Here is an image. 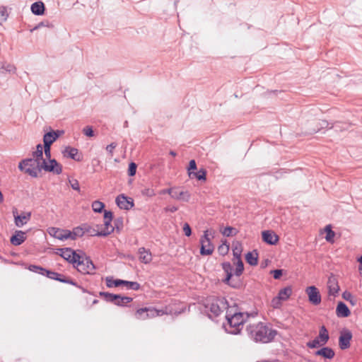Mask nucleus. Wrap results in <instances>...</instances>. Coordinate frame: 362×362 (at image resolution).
Returning a JSON list of instances; mask_svg holds the SVG:
<instances>
[{"label":"nucleus","instance_id":"nucleus-63","mask_svg":"<svg viewBox=\"0 0 362 362\" xmlns=\"http://www.w3.org/2000/svg\"><path fill=\"white\" fill-rule=\"evenodd\" d=\"M2 69H5L6 71L11 73L15 70V67L11 64H8L6 67L4 65H2V66L0 68V72H2Z\"/></svg>","mask_w":362,"mask_h":362},{"label":"nucleus","instance_id":"nucleus-64","mask_svg":"<svg viewBox=\"0 0 362 362\" xmlns=\"http://www.w3.org/2000/svg\"><path fill=\"white\" fill-rule=\"evenodd\" d=\"M173 192H174V187L164 189L160 191V194H168L172 197Z\"/></svg>","mask_w":362,"mask_h":362},{"label":"nucleus","instance_id":"nucleus-48","mask_svg":"<svg viewBox=\"0 0 362 362\" xmlns=\"http://www.w3.org/2000/svg\"><path fill=\"white\" fill-rule=\"evenodd\" d=\"M8 17L7 10L5 7H0V24L6 21Z\"/></svg>","mask_w":362,"mask_h":362},{"label":"nucleus","instance_id":"nucleus-12","mask_svg":"<svg viewBox=\"0 0 362 362\" xmlns=\"http://www.w3.org/2000/svg\"><path fill=\"white\" fill-rule=\"evenodd\" d=\"M58 250L61 251L60 256L73 265L75 264L76 261H78L79 254L71 248H59Z\"/></svg>","mask_w":362,"mask_h":362},{"label":"nucleus","instance_id":"nucleus-62","mask_svg":"<svg viewBox=\"0 0 362 362\" xmlns=\"http://www.w3.org/2000/svg\"><path fill=\"white\" fill-rule=\"evenodd\" d=\"M117 143L112 142L107 146L106 150L111 154V156H112L113 150L117 147Z\"/></svg>","mask_w":362,"mask_h":362},{"label":"nucleus","instance_id":"nucleus-37","mask_svg":"<svg viewBox=\"0 0 362 362\" xmlns=\"http://www.w3.org/2000/svg\"><path fill=\"white\" fill-rule=\"evenodd\" d=\"M226 284L233 288H240L243 286V281L240 280V277H238L236 276H235V277L233 278L230 280V281H229Z\"/></svg>","mask_w":362,"mask_h":362},{"label":"nucleus","instance_id":"nucleus-46","mask_svg":"<svg viewBox=\"0 0 362 362\" xmlns=\"http://www.w3.org/2000/svg\"><path fill=\"white\" fill-rule=\"evenodd\" d=\"M136 168H137V165L134 162H131L129 164L128 175L130 177L134 176L136 173Z\"/></svg>","mask_w":362,"mask_h":362},{"label":"nucleus","instance_id":"nucleus-60","mask_svg":"<svg viewBox=\"0 0 362 362\" xmlns=\"http://www.w3.org/2000/svg\"><path fill=\"white\" fill-rule=\"evenodd\" d=\"M69 182L73 189L80 191V186L77 180H69Z\"/></svg>","mask_w":362,"mask_h":362},{"label":"nucleus","instance_id":"nucleus-35","mask_svg":"<svg viewBox=\"0 0 362 362\" xmlns=\"http://www.w3.org/2000/svg\"><path fill=\"white\" fill-rule=\"evenodd\" d=\"M325 232L326 233L325 239L329 243H334V238L335 236V233L332 230L331 225H327L325 228Z\"/></svg>","mask_w":362,"mask_h":362},{"label":"nucleus","instance_id":"nucleus-42","mask_svg":"<svg viewBox=\"0 0 362 362\" xmlns=\"http://www.w3.org/2000/svg\"><path fill=\"white\" fill-rule=\"evenodd\" d=\"M28 269L33 272L37 273L43 276L46 272L45 268L35 264H30L28 267Z\"/></svg>","mask_w":362,"mask_h":362},{"label":"nucleus","instance_id":"nucleus-55","mask_svg":"<svg viewBox=\"0 0 362 362\" xmlns=\"http://www.w3.org/2000/svg\"><path fill=\"white\" fill-rule=\"evenodd\" d=\"M47 26V27H53L52 25L49 24V21H42L40 23H38L37 25H35L33 29L30 30V32H33L35 30L39 29L41 27Z\"/></svg>","mask_w":362,"mask_h":362},{"label":"nucleus","instance_id":"nucleus-18","mask_svg":"<svg viewBox=\"0 0 362 362\" xmlns=\"http://www.w3.org/2000/svg\"><path fill=\"white\" fill-rule=\"evenodd\" d=\"M262 240L271 245H274L279 241V237L272 230H264L262 233Z\"/></svg>","mask_w":362,"mask_h":362},{"label":"nucleus","instance_id":"nucleus-13","mask_svg":"<svg viewBox=\"0 0 362 362\" xmlns=\"http://www.w3.org/2000/svg\"><path fill=\"white\" fill-rule=\"evenodd\" d=\"M305 292L308 296V300L311 304L317 305L321 303V295L319 290L315 286L307 287Z\"/></svg>","mask_w":362,"mask_h":362},{"label":"nucleus","instance_id":"nucleus-3","mask_svg":"<svg viewBox=\"0 0 362 362\" xmlns=\"http://www.w3.org/2000/svg\"><path fill=\"white\" fill-rule=\"evenodd\" d=\"M205 312L210 318L218 317L224 310L229 308L227 300L223 297L211 298L204 304Z\"/></svg>","mask_w":362,"mask_h":362},{"label":"nucleus","instance_id":"nucleus-50","mask_svg":"<svg viewBox=\"0 0 362 362\" xmlns=\"http://www.w3.org/2000/svg\"><path fill=\"white\" fill-rule=\"evenodd\" d=\"M281 300L279 298V296H276L274 297L271 302V305L274 308H280L281 306Z\"/></svg>","mask_w":362,"mask_h":362},{"label":"nucleus","instance_id":"nucleus-29","mask_svg":"<svg viewBox=\"0 0 362 362\" xmlns=\"http://www.w3.org/2000/svg\"><path fill=\"white\" fill-rule=\"evenodd\" d=\"M317 338L320 341L321 345H325L328 341L329 339V332L325 325L320 327Z\"/></svg>","mask_w":362,"mask_h":362},{"label":"nucleus","instance_id":"nucleus-56","mask_svg":"<svg viewBox=\"0 0 362 362\" xmlns=\"http://www.w3.org/2000/svg\"><path fill=\"white\" fill-rule=\"evenodd\" d=\"M271 274L274 279H279L283 274V269H277L272 270Z\"/></svg>","mask_w":362,"mask_h":362},{"label":"nucleus","instance_id":"nucleus-34","mask_svg":"<svg viewBox=\"0 0 362 362\" xmlns=\"http://www.w3.org/2000/svg\"><path fill=\"white\" fill-rule=\"evenodd\" d=\"M342 298L350 303V304L353 306H355L357 305V303H358V300L356 297H354L351 293H350L349 291H344L343 293H342Z\"/></svg>","mask_w":362,"mask_h":362},{"label":"nucleus","instance_id":"nucleus-32","mask_svg":"<svg viewBox=\"0 0 362 362\" xmlns=\"http://www.w3.org/2000/svg\"><path fill=\"white\" fill-rule=\"evenodd\" d=\"M292 294V288L290 286L285 287L279 291L278 296L282 301L286 300Z\"/></svg>","mask_w":362,"mask_h":362},{"label":"nucleus","instance_id":"nucleus-45","mask_svg":"<svg viewBox=\"0 0 362 362\" xmlns=\"http://www.w3.org/2000/svg\"><path fill=\"white\" fill-rule=\"evenodd\" d=\"M197 170V163L194 160H191L189 163V165L187 168L188 174L189 177H192V173H194V171Z\"/></svg>","mask_w":362,"mask_h":362},{"label":"nucleus","instance_id":"nucleus-41","mask_svg":"<svg viewBox=\"0 0 362 362\" xmlns=\"http://www.w3.org/2000/svg\"><path fill=\"white\" fill-rule=\"evenodd\" d=\"M105 208V204L100 201H94L92 203V209L95 212L101 213Z\"/></svg>","mask_w":362,"mask_h":362},{"label":"nucleus","instance_id":"nucleus-61","mask_svg":"<svg viewBox=\"0 0 362 362\" xmlns=\"http://www.w3.org/2000/svg\"><path fill=\"white\" fill-rule=\"evenodd\" d=\"M113 218V214L110 211H104V220L112 221Z\"/></svg>","mask_w":362,"mask_h":362},{"label":"nucleus","instance_id":"nucleus-26","mask_svg":"<svg viewBox=\"0 0 362 362\" xmlns=\"http://www.w3.org/2000/svg\"><path fill=\"white\" fill-rule=\"evenodd\" d=\"M315 354L316 356H320L325 358L332 359L334 356V350L328 346L322 347V349L317 350Z\"/></svg>","mask_w":362,"mask_h":362},{"label":"nucleus","instance_id":"nucleus-27","mask_svg":"<svg viewBox=\"0 0 362 362\" xmlns=\"http://www.w3.org/2000/svg\"><path fill=\"white\" fill-rule=\"evenodd\" d=\"M99 296L103 297L105 301L107 303H111L113 304H119L117 301L119 298V294H114L109 292L100 291L99 293Z\"/></svg>","mask_w":362,"mask_h":362},{"label":"nucleus","instance_id":"nucleus-6","mask_svg":"<svg viewBox=\"0 0 362 362\" xmlns=\"http://www.w3.org/2000/svg\"><path fill=\"white\" fill-rule=\"evenodd\" d=\"M184 311L183 309L180 310H175L172 305H167L164 308L162 309H156L153 307H146V319L148 317H154L156 316H162L163 315H178L181 314Z\"/></svg>","mask_w":362,"mask_h":362},{"label":"nucleus","instance_id":"nucleus-57","mask_svg":"<svg viewBox=\"0 0 362 362\" xmlns=\"http://www.w3.org/2000/svg\"><path fill=\"white\" fill-rule=\"evenodd\" d=\"M183 232L185 235L189 237L192 235V229L189 223H185L183 225Z\"/></svg>","mask_w":362,"mask_h":362},{"label":"nucleus","instance_id":"nucleus-1","mask_svg":"<svg viewBox=\"0 0 362 362\" xmlns=\"http://www.w3.org/2000/svg\"><path fill=\"white\" fill-rule=\"evenodd\" d=\"M255 315L247 312H241L236 303H234V305L229 306L226 310V318L228 325L225 326L226 331L232 334H240L243 324L250 316H254Z\"/></svg>","mask_w":362,"mask_h":362},{"label":"nucleus","instance_id":"nucleus-38","mask_svg":"<svg viewBox=\"0 0 362 362\" xmlns=\"http://www.w3.org/2000/svg\"><path fill=\"white\" fill-rule=\"evenodd\" d=\"M33 158L39 160H43V146L41 144H39L36 146V151L33 152Z\"/></svg>","mask_w":362,"mask_h":362},{"label":"nucleus","instance_id":"nucleus-9","mask_svg":"<svg viewBox=\"0 0 362 362\" xmlns=\"http://www.w3.org/2000/svg\"><path fill=\"white\" fill-rule=\"evenodd\" d=\"M49 163L44 159L42 161L40 168L46 172L53 173L56 175H60L62 173V165L54 158H50Z\"/></svg>","mask_w":362,"mask_h":362},{"label":"nucleus","instance_id":"nucleus-25","mask_svg":"<svg viewBox=\"0 0 362 362\" xmlns=\"http://www.w3.org/2000/svg\"><path fill=\"white\" fill-rule=\"evenodd\" d=\"M222 269L226 274V278L223 280L224 284H227L233 279V267L229 262H225L221 264Z\"/></svg>","mask_w":362,"mask_h":362},{"label":"nucleus","instance_id":"nucleus-28","mask_svg":"<svg viewBox=\"0 0 362 362\" xmlns=\"http://www.w3.org/2000/svg\"><path fill=\"white\" fill-rule=\"evenodd\" d=\"M31 11L37 16L43 15L45 11V6L43 2L36 1L31 5Z\"/></svg>","mask_w":362,"mask_h":362},{"label":"nucleus","instance_id":"nucleus-7","mask_svg":"<svg viewBox=\"0 0 362 362\" xmlns=\"http://www.w3.org/2000/svg\"><path fill=\"white\" fill-rule=\"evenodd\" d=\"M106 286L108 288L125 286L128 289H132L134 291H138L140 288V284L138 282L129 281L122 279H114L112 276H108L106 278Z\"/></svg>","mask_w":362,"mask_h":362},{"label":"nucleus","instance_id":"nucleus-51","mask_svg":"<svg viewBox=\"0 0 362 362\" xmlns=\"http://www.w3.org/2000/svg\"><path fill=\"white\" fill-rule=\"evenodd\" d=\"M114 228H116L117 231H120L123 228V219L122 218H116L114 221Z\"/></svg>","mask_w":362,"mask_h":362},{"label":"nucleus","instance_id":"nucleus-40","mask_svg":"<svg viewBox=\"0 0 362 362\" xmlns=\"http://www.w3.org/2000/svg\"><path fill=\"white\" fill-rule=\"evenodd\" d=\"M236 260L237 262H234V264H236V268L234 274L235 276L240 277L244 271V264L241 259Z\"/></svg>","mask_w":362,"mask_h":362},{"label":"nucleus","instance_id":"nucleus-10","mask_svg":"<svg viewBox=\"0 0 362 362\" xmlns=\"http://www.w3.org/2000/svg\"><path fill=\"white\" fill-rule=\"evenodd\" d=\"M44 276H46L50 279L56 280L62 283L69 284L71 285H77V282L73 280L71 278L66 276L64 274L48 270L47 269Z\"/></svg>","mask_w":362,"mask_h":362},{"label":"nucleus","instance_id":"nucleus-21","mask_svg":"<svg viewBox=\"0 0 362 362\" xmlns=\"http://www.w3.org/2000/svg\"><path fill=\"white\" fill-rule=\"evenodd\" d=\"M26 240L25 232L22 230H16L11 237L10 242L13 245H21Z\"/></svg>","mask_w":362,"mask_h":362},{"label":"nucleus","instance_id":"nucleus-11","mask_svg":"<svg viewBox=\"0 0 362 362\" xmlns=\"http://www.w3.org/2000/svg\"><path fill=\"white\" fill-rule=\"evenodd\" d=\"M352 337L351 332L348 329H343L340 332L339 346L341 350H346L350 347Z\"/></svg>","mask_w":362,"mask_h":362},{"label":"nucleus","instance_id":"nucleus-58","mask_svg":"<svg viewBox=\"0 0 362 362\" xmlns=\"http://www.w3.org/2000/svg\"><path fill=\"white\" fill-rule=\"evenodd\" d=\"M43 148L45 151V155L47 159L51 158V146L44 144Z\"/></svg>","mask_w":362,"mask_h":362},{"label":"nucleus","instance_id":"nucleus-31","mask_svg":"<svg viewBox=\"0 0 362 362\" xmlns=\"http://www.w3.org/2000/svg\"><path fill=\"white\" fill-rule=\"evenodd\" d=\"M246 262L251 266H256L258 264V254L256 250L248 252L245 255Z\"/></svg>","mask_w":362,"mask_h":362},{"label":"nucleus","instance_id":"nucleus-47","mask_svg":"<svg viewBox=\"0 0 362 362\" xmlns=\"http://www.w3.org/2000/svg\"><path fill=\"white\" fill-rule=\"evenodd\" d=\"M320 346H322L321 342L317 337L307 343V346L310 349H315Z\"/></svg>","mask_w":362,"mask_h":362},{"label":"nucleus","instance_id":"nucleus-2","mask_svg":"<svg viewBox=\"0 0 362 362\" xmlns=\"http://www.w3.org/2000/svg\"><path fill=\"white\" fill-rule=\"evenodd\" d=\"M247 334L256 342L268 343L277 334V331L269 328L263 322L249 325L246 327Z\"/></svg>","mask_w":362,"mask_h":362},{"label":"nucleus","instance_id":"nucleus-54","mask_svg":"<svg viewBox=\"0 0 362 362\" xmlns=\"http://www.w3.org/2000/svg\"><path fill=\"white\" fill-rule=\"evenodd\" d=\"M83 133L88 137H92L94 136L93 129L92 127L90 126H86V127H84L83 129Z\"/></svg>","mask_w":362,"mask_h":362},{"label":"nucleus","instance_id":"nucleus-4","mask_svg":"<svg viewBox=\"0 0 362 362\" xmlns=\"http://www.w3.org/2000/svg\"><path fill=\"white\" fill-rule=\"evenodd\" d=\"M42 162L33 158H25L22 160L18 164V168L21 171H24L32 177H37L38 174L42 171L40 168Z\"/></svg>","mask_w":362,"mask_h":362},{"label":"nucleus","instance_id":"nucleus-24","mask_svg":"<svg viewBox=\"0 0 362 362\" xmlns=\"http://www.w3.org/2000/svg\"><path fill=\"white\" fill-rule=\"evenodd\" d=\"M171 197L177 200L189 202L190 194L188 191H180L179 188L174 187V192Z\"/></svg>","mask_w":362,"mask_h":362},{"label":"nucleus","instance_id":"nucleus-49","mask_svg":"<svg viewBox=\"0 0 362 362\" xmlns=\"http://www.w3.org/2000/svg\"><path fill=\"white\" fill-rule=\"evenodd\" d=\"M218 251L221 255L224 256L229 251V245L226 244L221 245L218 247Z\"/></svg>","mask_w":362,"mask_h":362},{"label":"nucleus","instance_id":"nucleus-44","mask_svg":"<svg viewBox=\"0 0 362 362\" xmlns=\"http://www.w3.org/2000/svg\"><path fill=\"white\" fill-rule=\"evenodd\" d=\"M146 307L139 308L135 313V317L138 320H146Z\"/></svg>","mask_w":362,"mask_h":362},{"label":"nucleus","instance_id":"nucleus-36","mask_svg":"<svg viewBox=\"0 0 362 362\" xmlns=\"http://www.w3.org/2000/svg\"><path fill=\"white\" fill-rule=\"evenodd\" d=\"M195 177L198 180L200 181H206V170L204 168L199 169L197 172H194L192 173V177L191 178Z\"/></svg>","mask_w":362,"mask_h":362},{"label":"nucleus","instance_id":"nucleus-16","mask_svg":"<svg viewBox=\"0 0 362 362\" xmlns=\"http://www.w3.org/2000/svg\"><path fill=\"white\" fill-rule=\"evenodd\" d=\"M63 131H50L47 132L43 136L44 144L52 146V144L60 136Z\"/></svg>","mask_w":362,"mask_h":362},{"label":"nucleus","instance_id":"nucleus-14","mask_svg":"<svg viewBox=\"0 0 362 362\" xmlns=\"http://www.w3.org/2000/svg\"><path fill=\"white\" fill-rule=\"evenodd\" d=\"M12 212L14 217L15 225L19 228L26 224L31 218V212H23L19 215L18 214V210L16 208L13 209Z\"/></svg>","mask_w":362,"mask_h":362},{"label":"nucleus","instance_id":"nucleus-19","mask_svg":"<svg viewBox=\"0 0 362 362\" xmlns=\"http://www.w3.org/2000/svg\"><path fill=\"white\" fill-rule=\"evenodd\" d=\"M62 153L64 157L70 158L76 161H81L82 160V156L78 153V150L74 147H66Z\"/></svg>","mask_w":362,"mask_h":362},{"label":"nucleus","instance_id":"nucleus-30","mask_svg":"<svg viewBox=\"0 0 362 362\" xmlns=\"http://www.w3.org/2000/svg\"><path fill=\"white\" fill-rule=\"evenodd\" d=\"M84 234L88 233L90 236H103L106 237L109 235V233H99L98 230L92 228L88 225H83Z\"/></svg>","mask_w":362,"mask_h":362},{"label":"nucleus","instance_id":"nucleus-17","mask_svg":"<svg viewBox=\"0 0 362 362\" xmlns=\"http://www.w3.org/2000/svg\"><path fill=\"white\" fill-rule=\"evenodd\" d=\"M48 233L50 235L61 240H67V237L69 235V234H70L67 232V230L54 227L49 228Z\"/></svg>","mask_w":362,"mask_h":362},{"label":"nucleus","instance_id":"nucleus-53","mask_svg":"<svg viewBox=\"0 0 362 362\" xmlns=\"http://www.w3.org/2000/svg\"><path fill=\"white\" fill-rule=\"evenodd\" d=\"M141 194L144 196H146L148 197H153L156 194L154 189L152 188H144L141 190Z\"/></svg>","mask_w":362,"mask_h":362},{"label":"nucleus","instance_id":"nucleus-52","mask_svg":"<svg viewBox=\"0 0 362 362\" xmlns=\"http://www.w3.org/2000/svg\"><path fill=\"white\" fill-rule=\"evenodd\" d=\"M241 252L242 249L240 247L235 246L233 249V255L235 259H241Z\"/></svg>","mask_w":362,"mask_h":362},{"label":"nucleus","instance_id":"nucleus-20","mask_svg":"<svg viewBox=\"0 0 362 362\" xmlns=\"http://www.w3.org/2000/svg\"><path fill=\"white\" fill-rule=\"evenodd\" d=\"M327 288L329 295L336 296L339 291V286L337 278L334 275H331L327 281Z\"/></svg>","mask_w":362,"mask_h":362},{"label":"nucleus","instance_id":"nucleus-8","mask_svg":"<svg viewBox=\"0 0 362 362\" xmlns=\"http://www.w3.org/2000/svg\"><path fill=\"white\" fill-rule=\"evenodd\" d=\"M208 232L207 230H205L200 239V254L204 256L211 255L214 250V247L211 242Z\"/></svg>","mask_w":362,"mask_h":362},{"label":"nucleus","instance_id":"nucleus-5","mask_svg":"<svg viewBox=\"0 0 362 362\" xmlns=\"http://www.w3.org/2000/svg\"><path fill=\"white\" fill-rule=\"evenodd\" d=\"M79 272L84 274H93L95 267L89 257L78 255V261L73 265Z\"/></svg>","mask_w":362,"mask_h":362},{"label":"nucleus","instance_id":"nucleus-15","mask_svg":"<svg viewBox=\"0 0 362 362\" xmlns=\"http://www.w3.org/2000/svg\"><path fill=\"white\" fill-rule=\"evenodd\" d=\"M115 202L119 208L124 210H129L134 205L133 199L127 197L124 194L118 195Z\"/></svg>","mask_w":362,"mask_h":362},{"label":"nucleus","instance_id":"nucleus-22","mask_svg":"<svg viewBox=\"0 0 362 362\" xmlns=\"http://www.w3.org/2000/svg\"><path fill=\"white\" fill-rule=\"evenodd\" d=\"M351 311L348 306L342 301H339L337 305L336 315L339 317H347L350 315Z\"/></svg>","mask_w":362,"mask_h":362},{"label":"nucleus","instance_id":"nucleus-39","mask_svg":"<svg viewBox=\"0 0 362 362\" xmlns=\"http://www.w3.org/2000/svg\"><path fill=\"white\" fill-rule=\"evenodd\" d=\"M221 232L223 236L230 237L236 235L238 233V230L233 227L227 226L223 229V230H221Z\"/></svg>","mask_w":362,"mask_h":362},{"label":"nucleus","instance_id":"nucleus-33","mask_svg":"<svg viewBox=\"0 0 362 362\" xmlns=\"http://www.w3.org/2000/svg\"><path fill=\"white\" fill-rule=\"evenodd\" d=\"M328 125H329V124H328V122L327 121L322 120L321 122H319V125H317L315 127L308 128L305 130V133L310 134H313L317 133V132H318L320 130V129H322V128H325V127H327Z\"/></svg>","mask_w":362,"mask_h":362},{"label":"nucleus","instance_id":"nucleus-43","mask_svg":"<svg viewBox=\"0 0 362 362\" xmlns=\"http://www.w3.org/2000/svg\"><path fill=\"white\" fill-rule=\"evenodd\" d=\"M133 298L127 296H122L119 295V298L117 300L119 304H115L117 306H126L127 303H131Z\"/></svg>","mask_w":362,"mask_h":362},{"label":"nucleus","instance_id":"nucleus-59","mask_svg":"<svg viewBox=\"0 0 362 362\" xmlns=\"http://www.w3.org/2000/svg\"><path fill=\"white\" fill-rule=\"evenodd\" d=\"M73 230L76 233L75 236L81 237L84 235L83 226L82 227H76Z\"/></svg>","mask_w":362,"mask_h":362},{"label":"nucleus","instance_id":"nucleus-23","mask_svg":"<svg viewBox=\"0 0 362 362\" xmlns=\"http://www.w3.org/2000/svg\"><path fill=\"white\" fill-rule=\"evenodd\" d=\"M139 259L144 264H148L152 260V255L149 250L142 247L139 249Z\"/></svg>","mask_w":362,"mask_h":362}]
</instances>
